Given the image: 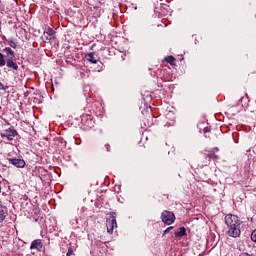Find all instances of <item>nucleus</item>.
Here are the masks:
<instances>
[{
	"mask_svg": "<svg viewBox=\"0 0 256 256\" xmlns=\"http://www.w3.org/2000/svg\"><path fill=\"white\" fill-rule=\"evenodd\" d=\"M30 249H36V251H42L43 250V242L41 241V239H37L32 241L31 245H30Z\"/></svg>",
	"mask_w": 256,
	"mask_h": 256,
	"instance_id": "obj_6",
	"label": "nucleus"
},
{
	"mask_svg": "<svg viewBox=\"0 0 256 256\" xmlns=\"http://www.w3.org/2000/svg\"><path fill=\"white\" fill-rule=\"evenodd\" d=\"M7 215V207L0 205V223H3L5 221Z\"/></svg>",
	"mask_w": 256,
	"mask_h": 256,
	"instance_id": "obj_9",
	"label": "nucleus"
},
{
	"mask_svg": "<svg viewBox=\"0 0 256 256\" xmlns=\"http://www.w3.org/2000/svg\"><path fill=\"white\" fill-rule=\"evenodd\" d=\"M5 59V55H3V53H0V67H5V64L7 63Z\"/></svg>",
	"mask_w": 256,
	"mask_h": 256,
	"instance_id": "obj_16",
	"label": "nucleus"
},
{
	"mask_svg": "<svg viewBox=\"0 0 256 256\" xmlns=\"http://www.w3.org/2000/svg\"><path fill=\"white\" fill-rule=\"evenodd\" d=\"M161 220L165 225H173L175 223V214L171 211L164 210L161 213Z\"/></svg>",
	"mask_w": 256,
	"mask_h": 256,
	"instance_id": "obj_2",
	"label": "nucleus"
},
{
	"mask_svg": "<svg viewBox=\"0 0 256 256\" xmlns=\"http://www.w3.org/2000/svg\"><path fill=\"white\" fill-rule=\"evenodd\" d=\"M88 5L91 7L97 8L99 5H101V0H88Z\"/></svg>",
	"mask_w": 256,
	"mask_h": 256,
	"instance_id": "obj_13",
	"label": "nucleus"
},
{
	"mask_svg": "<svg viewBox=\"0 0 256 256\" xmlns=\"http://www.w3.org/2000/svg\"><path fill=\"white\" fill-rule=\"evenodd\" d=\"M4 53H6V55L4 56L6 60L15 59V52L10 47L4 48Z\"/></svg>",
	"mask_w": 256,
	"mask_h": 256,
	"instance_id": "obj_7",
	"label": "nucleus"
},
{
	"mask_svg": "<svg viewBox=\"0 0 256 256\" xmlns=\"http://www.w3.org/2000/svg\"><path fill=\"white\" fill-rule=\"evenodd\" d=\"M106 227L108 233H113V229L117 227V218L113 215L109 216L106 220Z\"/></svg>",
	"mask_w": 256,
	"mask_h": 256,
	"instance_id": "obj_4",
	"label": "nucleus"
},
{
	"mask_svg": "<svg viewBox=\"0 0 256 256\" xmlns=\"http://www.w3.org/2000/svg\"><path fill=\"white\" fill-rule=\"evenodd\" d=\"M0 91H5V85L3 83H0Z\"/></svg>",
	"mask_w": 256,
	"mask_h": 256,
	"instance_id": "obj_24",
	"label": "nucleus"
},
{
	"mask_svg": "<svg viewBox=\"0 0 256 256\" xmlns=\"http://www.w3.org/2000/svg\"><path fill=\"white\" fill-rule=\"evenodd\" d=\"M9 45L10 47H12V49H17V43H15L14 41H10Z\"/></svg>",
	"mask_w": 256,
	"mask_h": 256,
	"instance_id": "obj_20",
	"label": "nucleus"
},
{
	"mask_svg": "<svg viewBox=\"0 0 256 256\" xmlns=\"http://www.w3.org/2000/svg\"><path fill=\"white\" fill-rule=\"evenodd\" d=\"M187 230L185 227H180L178 232H175V237H185Z\"/></svg>",
	"mask_w": 256,
	"mask_h": 256,
	"instance_id": "obj_11",
	"label": "nucleus"
},
{
	"mask_svg": "<svg viewBox=\"0 0 256 256\" xmlns=\"http://www.w3.org/2000/svg\"><path fill=\"white\" fill-rule=\"evenodd\" d=\"M7 185H9V182L5 179L0 180V193L2 189H7Z\"/></svg>",
	"mask_w": 256,
	"mask_h": 256,
	"instance_id": "obj_14",
	"label": "nucleus"
},
{
	"mask_svg": "<svg viewBox=\"0 0 256 256\" xmlns=\"http://www.w3.org/2000/svg\"><path fill=\"white\" fill-rule=\"evenodd\" d=\"M214 151H219V148L218 147L214 148Z\"/></svg>",
	"mask_w": 256,
	"mask_h": 256,
	"instance_id": "obj_26",
	"label": "nucleus"
},
{
	"mask_svg": "<svg viewBox=\"0 0 256 256\" xmlns=\"http://www.w3.org/2000/svg\"><path fill=\"white\" fill-rule=\"evenodd\" d=\"M166 61H167V63H170V65H173V64L175 63V57H173V56H168V57L166 58Z\"/></svg>",
	"mask_w": 256,
	"mask_h": 256,
	"instance_id": "obj_17",
	"label": "nucleus"
},
{
	"mask_svg": "<svg viewBox=\"0 0 256 256\" xmlns=\"http://www.w3.org/2000/svg\"><path fill=\"white\" fill-rule=\"evenodd\" d=\"M44 35H48L50 39H57L55 37V30H53V28H48L47 31L44 32Z\"/></svg>",
	"mask_w": 256,
	"mask_h": 256,
	"instance_id": "obj_12",
	"label": "nucleus"
},
{
	"mask_svg": "<svg viewBox=\"0 0 256 256\" xmlns=\"http://www.w3.org/2000/svg\"><path fill=\"white\" fill-rule=\"evenodd\" d=\"M251 239L252 241H254V243H256V230H254L251 234Z\"/></svg>",
	"mask_w": 256,
	"mask_h": 256,
	"instance_id": "obj_21",
	"label": "nucleus"
},
{
	"mask_svg": "<svg viewBox=\"0 0 256 256\" xmlns=\"http://www.w3.org/2000/svg\"><path fill=\"white\" fill-rule=\"evenodd\" d=\"M172 229H173V226H170L166 230H164L163 237H165V235H167Z\"/></svg>",
	"mask_w": 256,
	"mask_h": 256,
	"instance_id": "obj_19",
	"label": "nucleus"
},
{
	"mask_svg": "<svg viewBox=\"0 0 256 256\" xmlns=\"http://www.w3.org/2000/svg\"><path fill=\"white\" fill-rule=\"evenodd\" d=\"M6 65L7 67H9L10 69H14V71H17V69H19V65H17L13 59H8L6 60Z\"/></svg>",
	"mask_w": 256,
	"mask_h": 256,
	"instance_id": "obj_10",
	"label": "nucleus"
},
{
	"mask_svg": "<svg viewBox=\"0 0 256 256\" xmlns=\"http://www.w3.org/2000/svg\"><path fill=\"white\" fill-rule=\"evenodd\" d=\"M225 224L228 228V235L229 237L237 238L241 235V220L237 215L227 214L225 216Z\"/></svg>",
	"mask_w": 256,
	"mask_h": 256,
	"instance_id": "obj_1",
	"label": "nucleus"
},
{
	"mask_svg": "<svg viewBox=\"0 0 256 256\" xmlns=\"http://www.w3.org/2000/svg\"><path fill=\"white\" fill-rule=\"evenodd\" d=\"M66 255H67V256L73 255V247H69V248H68V252H67Z\"/></svg>",
	"mask_w": 256,
	"mask_h": 256,
	"instance_id": "obj_22",
	"label": "nucleus"
},
{
	"mask_svg": "<svg viewBox=\"0 0 256 256\" xmlns=\"http://www.w3.org/2000/svg\"><path fill=\"white\" fill-rule=\"evenodd\" d=\"M54 39H51V36L44 34L43 41L44 43H47V41H53Z\"/></svg>",
	"mask_w": 256,
	"mask_h": 256,
	"instance_id": "obj_18",
	"label": "nucleus"
},
{
	"mask_svg": "<svg viewBox=\"0 0 256 256\" xmlns=\"http://www.w3.org/2000/svg\"><path fill=\"white\" fill-rule=\"evenodd\" d=\"M203 131L204 133H209V127H205Z\"/></svg>",
	"mask_w": 256,
	"mask_h": 256,
	"instance_id": "obj_25",
	"label": "nucleus"
},
{
	"mask_svg": "<svg viewBox=\"0 0 256 256\" xmlns=\"http://www.w3.org/2000/svg\"><path fill=\"white\" fill-rule=\"evenodd\" d=\"M17 135H18L17 130L12 128L2 130V132L0 133V136L2 137V139H7V141H13V139H15Z\"/></svg>",
	"mask_w": 256,
	"mask_h": 256,
	"instance_id": "obj_3",
	"label": "nucleus"
},
{
	"mask_svg": "<svg viewBox=\"0 0 256 256\" xmlns=\"http://www.w3.org/2000/svg\"><path fill=\"white\" fill-rule=\"evenodd\" d=\"M105 149H106V151H111V145H109V144H105Z\"/></svg>",
	"mask_w": 256,
	"mask_h": 256,
	"instance_id": "obj_23",
	"label": "nucleus"
},
{
	"mask_svg": "<svg viewBox=\"0 0 256 256\" xmlns=\"http://www.w3.org/2000/svg\"><path fill=\"white\" fill-rule=\"evenodd\" d=\"M85 59H86V61H89V63L97 65V58L95 57L94 52H90V53L86 54Z\"/></svg>",
	"mask_w": 256,
	"mask_h": 256,
	"instance_id": "obj_8",
	"label": "nucleus"
},
{
	"mask_svg": "<svg viewBox=\"0 0 256 256\" xmlns=\"http://www.w3.org/2000/svg\"><path fill=\"white\" fill-rule=\"evenodd\" d=\"M8 161L11 165L17 167V169H23L25 167V160L21 158H8Z\"/></svg>",
	"mask_w": 256,
	"mask_h": 256,
	"instance_id": "obj_5",
	"label": "nucleus"
},
{
	"mask_svg": "<svg viewBox=\"0 0 256 256\" xmlns=\"http://www.w3.org/2000/svg\"><path fill=\"white\" fill-rule=\"evenodd\" d=\"M205 159H209V161H211V159H219V156L212 152L210 154H205Z\"/></svg>",
	"mask_w": 256,
	"mask_h": 256,
	"instance_id": "obj_15",
	"label": "nucleus"
}]
</instances>
